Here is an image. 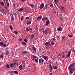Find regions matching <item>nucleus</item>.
<instances>
[{
  "label": "nucleus",
  "instance_id": "14",
  "mask_svg": "<svg viewBox=\"0 0 75 75\" xmlns=\"http://www.w3.org/2000/svg\"><path fill=\"white\" fill-rule=\"evenodd\" d=\"M43 34H48V32H47V30L45 29L44 31H43Z\"/></svg>",
  "mask_w": 75,
  "mask_h": 75
},
{
  "label": "nucleus",
  "instance_id": "6",
  "mask_svg": "<svg viewBox=\"0 0 75 75\" xmlns=\"http://www.w3.org/2000/svg\"><path fill=\"white\" fill-rule=\"evenodd\" d=\"M0 11L1 14H5V12H4V10L3 9L1 8H0Z\"/></svg>",
  "mask_w": 75,
  "mask_h": 75
},
{
  "label": "nucleus",
  "instance_id": "18",
  "mask_svg": "<svg viewBox=\"0 0 75 75\" xmlns=\"http://www.w3.org/2000/svg\"><path fill=\"white\" fill-rule=\"evenodd\" d=\"M49 5L50 6V7H51V8L53 7H54V5H53V4L52 3H50L49 4Z\"/></svg>",
  "mask_w": 75,
  "mask_h": 75
},
{
  "label": "nucleus",
  "instance_id": "45",
  "mask_svg": "<svg viewBox=\"0 0 75 75\" xmlns=\"http://www.w3.org/2000/svg\"><path fill=\"white\" fill-rule=\"evenodd\" d=\"M65 55H63L62 56V58H65Z\"/></svg>",
  "mask_w": 75,
  "mask_h": 75
},
{
  "label": "nucleus",
  "instance_id": "30",
  "mask_svg": "<svg viewBox=\"0 0 75 75\" xmlns=\"http://www.w3.org/2000/svg\"><path fill=\"white\" fill-rule=\"evenodd\" d=\"M58 0H54V2L56 4L58 2Z\"/></svg>",
  "mask_w": 75,
  "mask_h": 75
},
{
  "label": "nucleus",
  "instance_id": "1",
  "mask_svg": "<svg viewBox=\"0 0 75 75\" xmlns=\"http://www.w3.org/2000/svg\"><path fill=\"white\" fill-rule=\"evenodd\" d=\"M16 62H17V61L16 60L14 63H10L9 64V66L11 68H12L13 67L14 65H15V64H16Z\"/></svg>",
  "mask_w": 75,
  "mask_h": 75
},
{
  "label": "nucleus",
  "instance_id": "44",
  "mask_svg": "<svg viewBox=\"0 0 75 75\" xmlns=\"http://www.w3.org/2000/svg\"><path fill=\"white\" fill-rule=\"evenodd\" d=\"M3 57V54H1L0 55V58H2Z\"/></svg>",
  "mask_w": 75,
  "mask_h": 75
},
{
  "label": "nucleus",
  "instance_id": "63",
  "mask_svg": "<svg viewBox=\"0 0 75 75\" xmlns=\"http://www.w3.org/2000/svg\"><path fill=\"white\" fill-rule=\"evenodd\" d=\"M13 6L15 7H15H16L15 6V4H13Z\"/></svg>",
  "mask_w": 75,
  "mask_h": 75
},
{
  "label": "nucleus",
  "instance_id": "49",
  "mask_svg": "<svg viewBox=\"0 0 75 75\" xmlns=\"http://www.w3.org/2000/svg\"><path fill=\"white\" fill-rule=\"evenodd\" d=\"M24 41H25V42H27V39H25L24 40Z\"/></svg>",
  "mask_w": 75,
  "mask_h": 75
},
{
  "label": "nucleus",
  "instance_id": "24",
  "mask_svg": "<svg viewBox=\"0 0 75 75\" xmlns=\"http://www.w3.org/2000/svg\"><path fill=\"white\" fill-rule=\"evenodd\" d=\"M64 7L62 6L61 8V11H64Z\"/></svg>",
  "mask_w": 75,
  "mask_h": 75
},
{
  "label": "nucleus",
  "instance_id": "4",
  "mask_svg": "<svg viewBox=\"0 0 75 75\" xmlns=\"http://www.w3.org/2000/svg\"><path fill=\"white\" fill-rule=\"evenodd\" d=\"M13 16H15V18H17V14H16V12H15L14 11H13Z\"/></svg>",
  "mask_w": 75,
  "mask_h": 75
},
{
  "label": "nucleus",
  "instance_id": "60",
  "mask_svg": "<svg viewBox=\"0 0 75 75\" xmlns=\"http://www.w3.org/2000/svg\"><path fill=\"white\" fill-rule=\"evenodd\" d=\"M53 40H54V41H55V38H53Z\"/></svg>",
  "mask_w": 75,
  "mask_h": 75
},
{
  "label": "nucleus",
  "instance_id": "19",
  "mask_svg": "<svg viewBox=\"0 0 75 75\" xmlns=\"http://www.w3.org/2000/svg\"><path fill=\"white\" fill-rule=\"evenodd\" d=\"M6 3L7 6H9V3H8V0H6Z\"/></svg>",
  "mask_w": 75,
  "mask_h": 75
},
{
  "label": "nucleus",
  "instance_id": "22",
  "mask_svg": "<svg viewBox=\"0 0 75 75\" xmlns=\"http://www.w3.org/2000/svg\"><path fill=\"white\" fill-rule=\"evenodd\" d=\"M27 24L28 25H30V24H31V21H28L27 23Z\"/></svg>",
  "mask_w": 75,
  "mask_h": 75
},
{
  "label": "nucleus",
  "instance_id": "36",
  "mask_svg": "<svg viewBox=\"0 0 75 75\" xmlns=\"http://www.w3.org/2000/svg\"><path fill=\"white\" fill-rule=\"evenodd\" d=\"M6 66L8 69L10 68V67H9V65H8V64H6Z\"/></svg>",
  "mask_w": 75,
  "mask_h": 75
},
{
  "label": "nucleus",
  "instance_id": "33",
  "mask_svg": "<svg viewBox=\"0 0 75 75\" xmlns=\"http://www.w3.org/2000/svg\"><path fill=\"white\" fill-rule=\"evenodd\" d=\"M11 15L12 16V20H14V16H13V14H11Z\"/></svg>",
  "mask_w": 75,
  "mask_h": 75
},
{
  "label": "nucleus",
  "instance_id": "58",
  "mask_svg": "<svg viewBox=\"0 0 75 75\" xmlns=\"http://www.w3.org/2000/svg\"><path fill=\"white\" fill-rule=\"evenodd\" d=\"M49 75H52V73H51Z\"/></svg>",
  "mask_w": 75,
  "mask_h": 75
},
{
  "label": "nucleus",
  "instance_id": "32",
  "mask_svg": "<svg viewBox=\"0 0 75 75\" xmlns=\"http://www.w3.org/2000/svg\"><path fill=\"white\" fill-rule=\"evenodd\" d=\"M68 37H69L70 38H71L73 36V35H68Z\"/></svg>",
  "mask_w": 75,
  "mask_h": 75
},
{
  "label": "nucleus",
  "instance_id": "56",
  "mask_svg": "<svg viewBox=\"0 0 75 75\" xmlns=\"http://www.w3.org/2000/svg\"><path fill=\"white\" fill-rule=\"evenodd\" d=\"M63 11V13H65V11L64 10H63V11Z\"/></svg>",
  "mask_w": 75,
  "mask_h": 75
},
{
  "label": "nucleus",
  "instance_id": "31",
  "mask_svg": "<svg viewBox=\"0 0 75 75\" xmlns=\"http://www.w3.org/2000/svg\"><path fill=\"white\" fill-rule=\"evenodd\" d=\"M50 71H52L53 69V68H52V66L50 65Z\"/></svg>",
  "mask_w": 75,
  "mask_h": 75
},
{
  "label": "nucleus",
  "instance_id": "34",
  "mask_svg": "<svg viewBox=\"0 0 75 75\" xmlns=\"http://www.w3.org/2000/svg\"><path fill=\"white\" fill-rule=\"evenodd\" d=\"M22 64L23 65V66H25V62H22Z\"/></svg>",
  "mask_w": 75,
  "mask_h": 75
},
{
  "label": "nucleus",
  "instance_id": "27",
  "mask_svg": "<svg viewBox=\"0 0 75 75\" xmlns=\"http://www.w3.org/2000/svg\"><path fill=\"white\" fill-rule=\"evenodd\" d=\"M9 73L12 74H14V71H9Z\"/></svg>",
  "mask_w": 75,
  "mask_h": 75
},
{
  "label": "nucleus",
  "instance_id": "2",
  "mask_svg": "<svg viewBox=\"0 0 75 75\" xmlns=\"http://www.w3.org/2000/svg\"><path fill=\"white\" fill-rule=\"evenodd\" d=\"M69 70V71L70 72V74H72L74 72V71H73V70L74 69V68L72 69L71 68H68Z\"/></svg>",
  "mask_w": 75,
  "mask_h": 75
},
{
  "label": "nucleus",
  "instance_id": "39",
  "mask_svg": "<svg viewBox=\"0 0 75 75\" xmlns=\"http://www.w3.org/2000/svg\"><path fill=\"white\" fill-rule=\"evenodd\" d=\"M13 33L16 34L18 33V32L16 31H13Z\"/></svg>",
  "mask_w": 75,
  "mask_h": 75
},
{
  "label": "nucleus",
  "instance_id": "21",
  "mask_svg": "<svg viewBox=\"0 0 75 75\" xmlns=\"http://www.w3.org/2000/svg\"><path fill=\"white\" fill-rule=\"evenodd\" d=\"M19 68L20 70H22L23 69V67H22V65H21L19 66Z\"/></svg>",
  "mask_w": 75,
  "mask_h": 75
},
{
  "label": "nucleus",
  "instance_id": "23",
  "mask_svg": "<svg viewBox=\"0 0 75 75\" xmlns=\"http://www.w3.org/2000/svg\"><path fill=\"white\" fill-rule=\"evenodd\" d=\"M62 40H64V41H65V36H64L62 37Z\"/></svg>",
  "mask_w": 75,
  "mask_h": 75
},
{
  "label": "nucleus",
  "instance_id": "42",
  "mask_svg": "<svg viewBox=\"0 0 75 75\" xmlns=\"http://www.w3.org/2000/svg\"><path fill=\"white\" fill-rule=\"evenodd\" d=\"M41 61H42V59H40L39 60V63H41Z\"/></svg>",
  "mask_w": 75,
  "mask_h": 75
},
{
  "label": "nucleus",
  "instance_id": "5",
  "mask_svg": "<svg viewBox=\"0 0 75 75\" xmlns=\"http://www.w3.org/2000/svg\"><path fill=\"white\" fill-rule=\"evenodd\" d=\"M74 63L71 64L70 65L69 67L68 68H71L72 67H74V64H75V62H74Z\"/></svg>",
  "mask_w": 75,
  "mask_h": 75
},
{
  "label": "nucleus",
  "instance_id": "40",
  "mask_svg": "<svg viewBox=\"0 0 75 75\" xmlns=\"http://www.w3.org/2000/svg\"><path fill=\"white\" fill-rule=\"evenodd\" d=\"M51 44L52 45H54V42L52 41L51 42Z\"/></svg>",
  "mask_w": 75,
  "mask_h": 75
},
{
  "label": "nucleus",
  "instance_id": "8",
  "mask_svg": "<svg viewBox=\"0 0 75 75\" xmlns=\"http://www.w3.org/2000/svg\"><path fill=\"white\" fill-rule=\"evenodd\" d=\"M0 45H1L4 46V47H6V44H4V43L3 42H0Z\"/></svg>",
  "mask_w": 75,
  "mask_h": 75
},
{
  "label": "nucleus",
  "instance_id": "9",
  "mask_svg": "<svg viewBox=\"0 0 75 75\" xmlns=\"http://www.w3.org/2000/svg\"><path fill=\"white\" fill-rule=\"evenodd\" d=\"M49 23H50V21L49 20H48L47 21L46 23V24H45V25H46V26H47V25H48V24H49Z\"/></svg>",
  "mask_w": 75,
  "mask_h": 75
},
{
  "label": "nucleus",
  "instance_id": "26",
  "mask_svg": "<svg viewBox=\"0 0 75 75\" xmlns=\"http://www.w3.org/2000/svg\"><path fill=\"white\" fill-rule=\"evenodd\" d=\"M34 34H33L31 35L30 38L31 39H33V38L34 37Z\"/></svg>",
  "mask_w": 75,
  "mask_h": 75
},
{
  "label": "nucleus",
  "instance_id": "61",
  "mask_svg": "<svg viewBox=\"0 0 75 75\" xmlns=\"http://www.w3.org/2000/svg\"><path fill=\"white\" fill-rule=\"evenodd\" d=\"M73 51H74V52H75V50L74 49L73 50Z\"/></svg>",
  "mask_w": 75,
  "mask_h": 75
},
{
  "label": "nucleus",
  "instance_id": "38",
  "mask_svg": "<svg viewBox=\"0 0 75 75\" xmlns=\"http://www.w3.org/2000/svg\"><path fill=\"white\" fill-rule=\"evenodd\" d=\"M47 19H48V18H46L45 17L42 19V20L44 21V20H47Z\"/></svg>",
  "mask_w": 75,
  "mask_h": 75
},
{
  "label": "nucleus",
  "instance_id": "46",
  "mask_svg": "<svg viewBox=\"0 0 75 75\" xmlns=\"http://www.w3.org/2000/svg\"><path fill=\"white\" fill-rule=\"evenodd\" d=\"M24 54H27V51H24Z\"/></svg>",
  "mask_w": 75,
  "mask_h": 75
},
{
  "label": "nucleus",
  "instance_id": "64",
  "mask_svg": "<svg viewBox=\"0 0 75 75\" xmlns=\"http://www.w3.org/2000/svg\"><path fill=\"white\" fill-rule=\"evenodd\" d=\"M57 38H60V37H59V36H58Z\"/></svg>",
  "mask_w": 75,
  "mask_h": 75
},
{
  "label": "nucleus",
  "instance_id": "20",
  "mask_svg": "<svg viewBox=\"0 0 75 75\" xmlns=\"http://www.w3.org/2000/svg\"><path fill=\"white\" fill-rule=\"evenodd\" d=\"M0 4H1V6H4V3L3 2H0Z\"/></svg>",
  "mask_w": 75,
  "mask_h": 75
},
{
  "label": "nucleus",
  "instance_id": "10",
  "mask_svg": "<svg viewBox=\"0 0 75 75\" xmlns=\"http://www.w3.org/2000/svg\"><path fill=\"white\" fill-rule=\"evenodd\" d=\"M48 4H47L45 5V7L43 8L44 11L45 10H46L47 8V7H48Z\"/></svg>",
  "mask_w": 75,
  "mask_h": 75
},
{
  "label": "nucleus",
  "instance_id": "3",
  "mask_svg": "<svg viewBox=\"0 0 75 75\" xmlns=\"http://www.w3.org/2000/svg\"><path fill=\"white\" fill-rule=\"evenodd\" d=\"M44 6V3H42L39 6V8H40V9H41Z\"/></svg>",
  "mask_w": 75,
  "mask_h": 75
},
{
  "label": "nucleus",
  "instance_id": "12",
  "mask_svg": "<svg viewBox=\"0 0 75 75\" xmlns=\"http://www.w3.org/2000/svg\"><path fill=\"white\" fill-rule=\"evenodd\" d=\"M57 30L58 31H61V30H62V27L57 28Z\"/></svg>",
  "mask_w": 75,
  "mask_h": 75
},
{
  "label": "nucleus",
  "instance_id": "52",
  "mask_svg": "<svg viewBox=\"0 0 75 75\" xmlns=\"http://www.w3.org/2000/svg\"><path fill=\"white\" fill-rule=\"evenodd\" d=\"M60 18L61 21H63V19L61 17Z\"/></svg>",
  "mask_w": 75,
  "mask_h": 75
},
{
  "label": "nucleus",
  "instance_id": "11",
  "mask_svg": "<svg viewBox=\"0 0 75 75\" xmlns=\"http://www.w3.org/2000/svg\"><path fill=\"white\" fill-rule=\"evenodd\" d=\"M32 48L33 51H34L36 53L37 52V51L36 50V48L34 47V46H33L32 47Z\"/></svg>",
  "mask_w": 75,
  "mask_h": 75
},
{
  "label": "nucleus",
  "instance_id": "55",
  "mask_svg": "<svg viewBox=\"0 0 75 75\" xmlns=\"http://www.w3.org/2000/svg\"><path fill=\"white\" fill-rule=\"evenodd\" d=\"M29 30H32V28H29Z\"/></svg>",
  "mask_w": 75,
  "mask_h": 75
},
{
  "label": "nucleus",
  "instance_id": "29",
  "mask_svg": "<svg viewBox=\"0 0 75 75\" xmlns=\"http://www.w3.org/2000/svg\"><path fill=\"white\" fill-rule=\"evenodd\" d=\"M43 58L45 59V60H47V57L46 56H43Z\"/></svg>",
  "mask_w": 75,
  "mask_h": 75
},
{
  "label": "nucleus",
  "instance_id": "43",
  "mask_svg": "<svg viewBox=\"0 0 75 75\" xmlns=\"http://www.w3.org/2000/svg\"><path fill=\"white\" fill-rule=\"evenodd\" d=\"M19 11H23V8H21L20 9H19Z\"/></svg>",
  "mask_w": 75,
  "mask_h": 75
},
{
  "label": "nucleus",
  "instance_id": "25",
  "mask_svg": "<svg viewBox=\"0 0 75 75\" xmlns=\"http://www.w3.org/2000/svg\"><path fill=\"white\" fill-rule=\"evenodd\" d=\"M7 9V7L5 6V14H6L7 12V11H6V9Z\"/></svg>",
  "mask_w": 75,
  "mask_h": 75
},
{
  "label": "nucleus",
  "instance_id": "47",
  "mask_svg": "<svg viewBox=\"0 0 75 75\" xmlns=\"http://www.w3.org/2000/svg\"><path fill=\"white\" fill-rule=\"evenodd\" d=\"M10 28L11 30H13V27L12 26H10Z\"/></svg>",
  "mask_w": 75,
  "mask_h": 75
},
{
  "label": "nucleus",
  "instance_id": "51",
  "mask_svg": "<svg viewBox=\"0 0 75 75\" xmlns=\"http://www.w3.org/2000/svg\"><path fill=\"white\" fill-rule=\"evenodd\" d=\"M23 20H24V18H23V17H22V18H21V21H23Z\"/></svg>",
  "mask_w": 75,
  "mask_h": 75
},
{
  "label": "nucleus",
  "instance_id": "35",
  "mask_svg": "<svg viewBox=\"0 0 75 75\" xmlns=\"http://www.w3.org/2000/svg\"><path fill=\"white\" fill-rule=\"evenodd\" d=\"M53 68H54V69H57V66H53Z\"/></svg>",
  "mask_w": 75,
  "mask_h": 75
},
{
  "label": "nucleus",
  "instance_id": "17",
  "mask_svg": "<svg viewBox=\"0 0 75 75\" xmlns=\"http://www.w3.org/2000/svg\"><path fill=\"white\" fill-rule=\"evenodd\" d=\"M30 6L32 8H33L34 7V5L33 4H30Z\"/></svg>",
  "mask_w": 75,
  "mask_h": 75
},
{
  "label": "nucleus",
  "instance_id": "57",
  "mask_svg": "<svg viewBox=\"0 0 75 75\" xmlns=\"http://www.w3.org/2000/svg\"><path fill=\"white\" fill-rule=\"evenodd\" d=\"M42 63H43V62H44V60H42Z\"/></svg>",
  "mask_w": 75,
  "mask_h": 75
},
{
  "label": "nucleus",
  "instance_id": "7",
  "mask_svg": "<svg viewBox=\"0 0 75 75\" xmlns=\"http://www.w3.org/2000/svg\"><path fill=\"white\" fill-rule=\"evenodd\" d=\"M71 51H69L68 52V54H67V58L70 57V55H71Z\"/></svg>",
  "mask_w": 75,
  "mask_h": 75
},
{
  "label": "nucleus",
  "instance_id": "15",
  "mask_svg": "<svg viewBox=\"0 0 75 75\" xmlns=\"http://www.w3.org/2000/svg\"><path fill=\"white\" fill-rule=\"evenodd\" d=\"M31 58L33 59H35L37 58V56H35L34 55H32L31 56Z\"/></svg>",
  "mask_w": 75,
  "mask_h": 75
},
{
  "label": "nucleus",
  "instance_id": "41",
  "mask_svg": "<svg viewBox=\"0 0 75 75\" xmlns=\"http://www.w3.org/2000/svg\"><path fill=\"white\" fill-rule=\"evenodd\" d=\"M14 73L16 74H18V71H14Z\"/></svg>",
  "mask_w": 75,
  "mask_h": 75
},
{
  "label": "nucleus",
  "instance_id": "28",
  "mask_svg": "<svg viewBox=\"0 0 75 75\" xmlns=\"http://www.w3.org/2000/svg\"><path fill=\"white\" fill-rule=\"evenodd\" d=\"M6 54V55H8L9 54V52H8V51H7L6 52V53H5V54Z\"/></svg>",
  "mask_w": 75,
  "mask_h": 75
},
{
  "label": "nucleus",
  "instance_id": "54",
  "mask_svg": "<svg viewBox=\"0 0 75 75\" xmlns=\"http://www.w3.org/2000/svg\"><path fill=\"white\" fill-rule=\"evenodd\" d=\"M24 3L25 1V0H21Z\"/></svg>",
  "mask_w": 75,
  "mask_h": 75
},
{
  "label": "nucleus",
  "instance_id": "48",
  "mask_svg": "<svg viewBox=\"0 0 75 75\" xmlns=\"http://www.w3.org/2000/svg\"><path fill=\"white\" fill-rule=\"evenodd\" d=\"M26 31H29V29H28V28H26Z\"/></svg>",
  "mask_w": 75,
  "mask_h": 75
},
{
  "label": "nucleus",
  "instance_id": "62",
  "mask_svg": "<svg viewBox=\"0 0 75 75\" xmlns=\"http://www.w3.org/2000/svg\"><path fill=\"white\" fill-rule=\"evenodd\" d=\"M13 66H14V67H16V64H15V65H13Z\"/></svg>",
  "mask_w": 75,
  "mask_h": 75
},
{
  "label": "nucleus",
  "instance_id": "59",
  "mask_svg": "<svg viewBox=\"0 0 75 75\" xmlns=\"http://www.w3.org/2000/svg\"><path fill=\"white\" fill-rule=\"evenodd\" d=\"M56 11H54L53 12V13H56Z\"/></svg>",
  "mask_w": 75,
  "mask_h": 75
},
{
  "label": "nucleus",
  "instance_id": "50",
  "mask_svg": "<svg viewBox=\"0 0 75 75\" xmlns=\"http://www.w3.org/2000/svg\"><path fill=\"white\" fill-rule=\"evenodd\" d=\"M23 44H24V45H26V43L25 42H23L22 43Z\"/></svg>",
  "mask_w": 75,
  "mask_h": 75
},
{
  "label": "nucleus",
  "instance_id": "16",
  "mask_svg": "<svg viewBox=\"0 0 75 75\" xmlns=\"http://www.w3.org/2000/svg\"><path fill=\"white\" fill-rule=\"evenodd\" d=\"M50 44L51 43H50L49 42H47L45 43V45H47V46H48V45H50Z\"/></svg>",
  "mask_w": 75,
  "mask_h": 75
},
{
  "label": "nucleus",
  "instance_id": "13",
  "mask_svg": "<svg viewBox=\"0 0 75 75\" xmlns=\"http://www.w3.org/2000/svg\"><path fill=\"white\" fill-rule=\"evenodd\" d=\"M42 17V16L40 15L37 17L36 20H40Z\"/></svg>",
  "mask_w": 75,
  "mask_h": 75
},
{
  "label": "nucleus",
  "instance_id": "37",
  "mask_svg": "<svg viewBox=\"0 0 75 75\" xmlns=\"http://www.w3.org/2000/svg\"><path fill=\"white\" fill-rule=\"evenodd\" d=\"M35 61L36 62H38V59H35Z\"/></svg>",
  "mask_w": 75,
  "mask_h": 75
},
{
  "label": "nucleus",
  "instance_id": "53",
  "mask_svg": "<svg viewBox=\"0 0 75 75\" xmlns=\"http://www.w3.org/2000/svg\"><path fill=\"white\" fill-rule=\"evenodd\" d=\"M26 19H30V17H26Z\"/></svg>",
  "mask_w": 75,
  "mask_h": 75
}]
</instances>
